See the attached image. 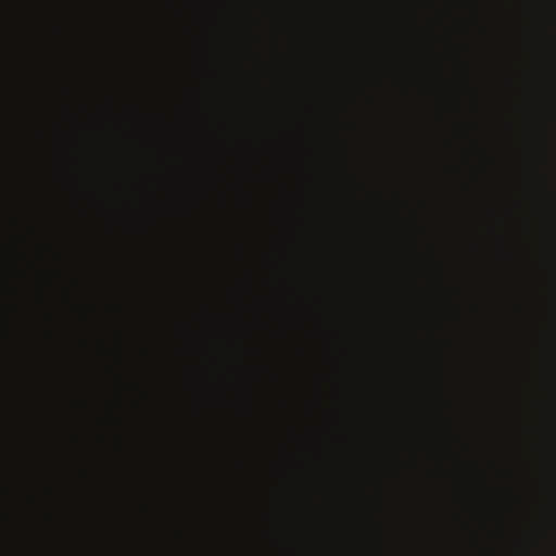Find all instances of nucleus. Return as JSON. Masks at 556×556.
Here are the masks:
<instances>
[{
    "label": "nucleus",
    "mask_w": 556,
    "mask_h": 556,
    "mask_svg": "<svg viewBox=\"0 0 556 556\" xmlns=\"http://www.w3.org/2000/svg\"><path fill=\"white\" fill-rule=\"evenodd\" d=\"M22 144L28 150L45 148L50 143L46 129L37 122L33 113H28L21 132Z\"/></svg>",
    "instance_id": "obj_2"
},
{
    "label": "nucleus",
    "mask_w": 556,
    "mask_h": 556,
    "mask_svg": "<svg viewBox=\"0 0 556 556\" xmlns=\"http://www.w3.org/2000/svg\"><path fill=\"white\" fill-rule=\"evenodd\" d=\"M39 0H26V56L25 79L28 96H33L37 84V8Z\"/></svg>",
    "instance_id": "obj_1"
},
{
    "label": "nucleus",
    "mask_w": 556,
    "mask_h": 556,
    "mask_svg": "<svg viewBox=\"0 0 556 556\" xmlns=\"http://www.w3.org/2000/svg\"><path fill=\"white\" fill-rule=\"evenodd\" d=\"M54 143L62 147L68 148H83L89 146L91 142L85 138L74 137V138H65L58 137L54 139Z\"/></svg>",
    "instance_id": "obj_3"
}]
</instances>
